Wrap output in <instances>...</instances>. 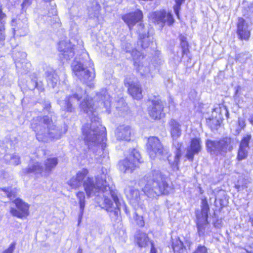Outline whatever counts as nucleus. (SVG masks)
Returning <instances> with one entry per match:
<instances>
[{
    "instance_id": "9d476101",
    "label": "nucleus",
    "mask_w": 253,
    "mask_h": 253,
    "mask_svg": "<svg viewBox=\"0 0 253 253\" xmlns=\"http://www.w3.org/2000/svg\"><path fill=\"white\" fill-rule=\"evenodd\" d=\"M152 22L160 25L162 28L166 22L169 25H171L174 22V19L170 13H167L165 10L157 11L152 13L150 16Z\"/></svg>"
},
{
    "instance_id": "c03bdc74",
    "label": "nucleus",
    "mask_w": 253,
    "mask_h": 253,
    "mask_svg": "<svg viewBox=\"0 0 253 253\" xmlns=\"http://www.w3.org/2000/svg\"><path fill=\"white\" fill-rule=\"evenodd\" d=\"M15 247V244L12 243L10 244L9 248L5 250L2 253H12Z\"/></svg>"
},
{
    "instance_id": "a878e982",
    "label": "nucleus",
    "mask_w": 253,
    "mask_h": 253,
    "mask_svg": "<svg viewBox=\"0 0 253 253\" xmlns=\"http://www.w3.org/2000/svg\"><path fill=\"white\" fill-rule=\"evenodd\" d=\"M58 163L57 158L53 157L47 159L44 161L43 166L44 172L47 173H50L51 171L55 169Z\"/></svg>"
},
{
    "instance_id": "7c9ffc66",
    "label": "nucleus",
    "mask_w": 253,
    "mask_h": 253,
    "mask_svg": "<svg viewBox=\"0 0 253 253\" xmlns=\"http://www.w3.org/2000/svg\"><path fill=\"white\" fill-rule=\"evenodd\" d=\"M27 56V54L25 52L18 51L14 50L13 51V57L15 60L16 65L17 67L18 63H24L25 62V59Z\"/></svg>"
},
{
    "instance_id": "a18cd8bd",
    "label": "nucleus",
    "mask_w": 253,
    "mask_h": 253,
    "mask_svg": "<svg viewBox=\"0 0 253 253\" xmlns=\"http://www.w3.org/2000/svg\"><path fill=\"white\" fill-rule=\"evenodd\" d=\"M238 124L241 128H243L245 126V121L244 118H239L238 119Z\"/></svg>"
},
{
    "instance_id": "c756f323",
    "label": "nucleus",
    "mask_w": 253,
    "mask_h": 253,
    "mask_svg": "<svg viewBox=\"0 0 253 253\" xmlns=\"http://www.w3.org/2000/svg\"><path fill=\"white\" fill-rule=\"evenodd\" d=\"M197 228L200 236H204L211 232L209 222H198Z\"/></svg>"
},
{
    "instance_id": "79ce46f5",
    "label": "nucleus",
    "mask_w": 253,
    "mask_h": 253,
    "mask_svg": "<svg viewBox=\"0 0 253 253\" xmlns=\"http://www.w3.org/2000/svg\"><path fill=\"white\" fill-rule=\"evenodd\" d=\"M180 45L182 48L183 54H186L188 50V42L186 41H183L181 42Z\"/></svg>"
},
{
    "instance_id": "49530a36",
    "label": "nucleus",
    "mask_w": 253,
    "mask_h": 253,
    "mask_svg": "<svg viewBox=\"0 0 253 253\" xmlns=\"http://www.w3.org/2000/svg\"><path fill=\"white\" fill-rule=\"evenodd\" d=\"M238 253H251L248 252L247 250L245 249H239L238 250Z\"/></svg>"
},
{
    "instance_id": "2f4dec72",
    "label": "nucleus",
    "mask_w": 253,
    "mask_h": 253,
    "mask_svg": "<svg viewBox=\"0 0 253 253\" xmlns=\"http://www.w3.org/2000/svg\"><path fill=\"white\" fill-rule=\"evenodd\" d=\"M126 196L131 200L137 202L139 199V192L138 190L129 187L128 189L126 190Z\"/></svg>"
},
{
    "instance_id": "58836bf2",
    "label": "nucleus",
    "mask_w": 253,
    "mask_h": 253,
    "mask_svg": "<svg viewBox=\"0 0 253 253\" xmlns=\"http://www.w3.org/2000/svg\"><path fill=\"white\" fill-rule=\"evenodd\" d=\"M185 0H174L175 4L173 6V9L175 14L178 17L179 12L181 8V5L184 2Z\"/></svg>"
},
{
    "instance_id": "0eeeda50",
    "label": "nucleus",
    "mask_w": 253,
    "mask_h": 253,
    "mask_svg": "<svg viewBox=\"0 0 253 253\" xmlns=\"http://www.w3.org/2000/svg\"><path fill=\"white\" fill-rule=\"evenodd\" d=\"M86 92L80 87L77 88L76 92L66 97L64 100H58V103L62 111L67 112H73L75 110V104L79 100L84 97Z\"/></svg>"
},
{
    "instance_id": "c9c22d12",
    "label": "nucleus",
    "mask_w": 253,
    "mask_h": 253,
    "mask_svg": "<svg viewBox=\"0 0 253 253\" xmlns=\"http://www.w3.org/2000/svg\"><path fill=\"white\" fill-rule=\"evenodd\" d=\"M0 190L3 191L5 195L10 200H12L16 197V192L15 190H11L9 188H2Z\"/></svg>"
},
{
    "instance_id": "37998d69",
    "label": "nucleus",
    "mask_w": 253,
    "mask_h": 253,
    "mask_svg": "<svg viewBox=\"0 0 253 253\" xmlns=\"http://www.w3.org/2000/svg\"><path fill=\"white\" fill-rule=\"evenodd\" d=\"M32 0H24L21 6L23 10H25L32 3Z\"/></svg>"
},
{
    "instance_id": "a19ab883",
    "label": "nucleus",
    "mask_w": 253,
    "mask_h": 253,
    "mask_svg": "<svg viewBox=\"0 0 253 253\" xmlns=\"http://www.w3.org/2000/svg\"><path fill=\"white\" fill-rule=\"evenodd\" d=\"M193 253H208L207 249L204 246H199Z\"/></svg>"
},
{
    "instance_id": "5fc2aeb1",
    "label": "nucleus",
    "mask_w": 253,
    "mask_h": 253,
    "mask_svg": "<svg viewBox=\"0 0 253 253\" xmlns=\"http://www.w3.org/2000/svg\"><path fill=\"white\" fill-rule=\"evenodd\" d=\"M44 1H50L51 0H44Z\"/></svg>"
},
{
    "instance_id": "e433bc0d",
    "label": "nucleus",
    "mask_w": 253,
    "mask_h": 253,
    "mask_svg": "<svg viewBox=\"0 0 253 253\" xmlns=\"http://www.w3.org/2000/svg\"><path fill=\"white\" fill-rule=\"evenodd\" d=\"M76 196L79 200L80 210L83 211L84 208L85 195L83 192H79L77 193Z\"/></svg>"
},
{
    "instance_id": "de8ad7c7",
    "label": "nucleus",
    "mask_w": 253,
    "mask_h": 253,
    "mask_svg": "<svg viewBox=\"0 0 253 253\" xmlns=\"http://www.w3.org/2000/svg\"><path fill=\"white\" fill-rule=\"evenodd\" d=\"M50 107H51L50 104L48 103H45V104L44 105V109L47 110V111H49V110Z\"/></svg>"
},
{
    "instance_id": "ea45409f",
    "label": "nucleus",
    "mask_w": 253,
    "mask_h": 253,
    "mask_svg": "<svg viewBox=\"0 0 253 253\" xmlns=\"http://www.w3.org/2000/svg\"><path fill=\"white\" fill-rule=\"evenodd\" d=\"M5 28L3 22L0 21V42L5 39Z\"/></svg>"
},
{
    "instance_id": "ddd939ff",
    "label": "nucleus",
    "mask_w": 253,
    "mask_h": 253,
    "mask_svg": "<svg viewBox=\"0 0 253 253\" xmlns=\"http://www.w3.org/2000/svg\"><path fill=\"white\" fill-rule=\"evenodd\" d=\"M74 45L69 41H63L59 43L58 50L62 60H68L74 56Z\"/></svg>"
},
{
    "instance_id": "6ab92c4d",
    "label": "nucleus",
    "mask_w": 253,
    "mask_h": 253,
    "mask_svg": "<svg viewBox=\"0 0 253 253\" xmlns=\"http://www.w3.org/2000/svg\"><path fill=\"white\" fill-rule=\"evenodd\" d=\"M201 149V141L199 139L194 138L191 141L190 147L187 149L186 156L190 161H193L194 156L197 154Z\"/></svg>"
},
{
    "instance_id": "20e7f679",
    "label": "nucleus",
    "mask_w": 253,
    "mask_h": 253,
    "mask_svg": "<svg viewBox=\"0 0 253 253\" xmlns=\"http://www.w3.org/2000/svg\"><path fill=\"white\" fill-rule=\"evenodd\" d=\"M31 128L40 141L47 142L60 138L62 134L61 128L57 126L48 116L38 117L33 120Z\"/></svg>"
},
{
    "instance_id": "6e6552de",
    "label": "nucleus",
    "mask_w": 253,
    "mask_h": 253,
    "mask_svg": "<svg viewBox=\"0 0 253 253\" xmlns=\"http://www.w3.org/2000/svg\"><path fill=\"white\" fill-rule=\"evenodd\" d=\"M141 163L139 153L135 149H133L129 156L119 162L120 169L124 172H132L138 167Z\"/></svg>"
},
{
    "instance_id": "473e14b6",
    "label": "nucleus",
    "mask_w": 253,
    "mask_h": 253,
    "mask_svg": "<svg viewBox=\"0 0 253 253\" xmlns=\"http://www.w3.org/2000/svg\"><path fill=\"white\" fill-rule=\"evenodd\" d=\"M172 248L174 253H184L185 250L183 243L179 239L173 242Z\"/></svg>"
},
{
    "instance_id": "dca6fc26",
    "label": "nucleus",
    "mask_w": 253,
    "mask_h": 253,
    "mask_svg": "<svg viewBox=\"0 0 253 253\" xmlns=\"http://www.w3.org/2000/svg\"><path fill=\"white\" fill-rule=\"evenodd\" d=\"M164 103L161 100H155L152 102L151 106L148 108L149 116L154 120L161 119L164 116L163 113Z\"/></svg>"
},
{
    "instance_id": "09e8293b",
    "label": "nucleus",
    "mask_w": 253,
    "mask_h": 253,
    "mask_svg": "<svg viewBox=\"0 0 253 253\" xmlns=\"http://www.w3.org/2000/svg\"><path fill=\"white\" fill-rule=\"evenodd\" d=\"M4 16H5L4 14H3L0 8V19H2Z\"/></svg>"
},
{
    "instance_id": "4c0bfd02",
    "label": "nucleus",
    "mask_w": 253,
    "mask_h": 253,
    "mask_svg": "<svg viewBox=\"0 0 253 253\" xmlns=\"http://www.w3.org/2000/svg\"><path fill=\"white\" fill-rule=\"evenodd\" d=\"M251 139V135H247L246 136H244L241 141L239 147L249 149V143Z\"/></svg>"
},
{
    "instance_id": "aec40b11",
    "label": "nucleus",
    "mask_w": 253,
    "mask_h": 253,
    "mask_svg": "<svg viewBox=\"0 0 253 253\" xmlns=\"http://www.w3.org/2000/svg\"><path fill=\"white\" fill-rule=\"evenodd\" d=\"M131 128L128 126L121 125L116 130V136L118 140L128 141L130 139Z\"/></svg>"
},
{
    "instance_id": "2eb2a0df",
    "label": "nucleus",
    "mask_w": 253,
    "mask_h": 253,
    "mask_svg": "<svg viewBox=\"0 0 253 253\" xmlns=\"http://www.w3.org/2000/svg\"><path fill=\"white\" fill-rule=\"evenodd\" d=\"M122 18L127 24L129 30H131L136 23L142 20L143 14L141 10L137 9L123 15Z\"/></svg>"
},
{
    "instance_id": "f8f14e48",
    "label": "nucleus",
    "mask_w": 253,
    "mask_h": 253,
    "mask_svg": "<svg viewBox=\"0 0 253 253\" xmlns=\"http://www.w3.org/2000/svg\"><path fill=\"white\" fill-rule=\"evenodd\" d=\"M13 202L15 204L17 209L11 208V214L21 219L26 217L29 214V205L20 199H16Z\"/></svg>"
},
{
    "instance_id": "f704fd0d",
    "label": "nucleus",
    "mask_w": 253,
    "mask_h": 253,
    "mask_svg": "<svg viewBox=\"0 0 253 253\" xmlns=\"http://www.w3.org/2000/svg\"><path fill=\"white\" fill-rule=\"evenodd\" d=\"M248 150L247 149L239 147L237 155V159L239 161H242L247 158L248 154Z\"/></svg>"
},
{
    "instance_id": "cd10ccee",
    "label": "nucleus",
    "mask_w": 253,
    "mask_h": 253,
    "mask_svg": "<svg viewBox=\"0 0 253 253\" xmlns=\"http://www.w3.org/2000/svg\"><path fill=\"white\" fill-rule=\"evenodd\" d=\"M209 211V207L208 203V202L206 199H202V210H201V214L202 217H200L197 213V218L199 220L203 221H207L208 220V213Z\"/></svg>"
},
{
    "instance_id": "864d4df0",
    "label": "nucleus",
    "mask_w": 253,
    "mask_h": 253,
    "mask_svg": "<svg viewBox=\"0 0 253 253\" xmlns=\"http://www.w3.org/2000/svg\"><path fill=\"white\" fill-rule=\"evenodd\" d=\"M216 223H217V224H220V222H213V225H214V226H215V227L217 226V225H216Z\"/></svg>"
},
{
    "instance_id": "b1692460",
    "label": "nucleus",
    "mask_w": 253,
    "mask_h": 253,
    "mask_svg": "<svg viewBox=\"0 0 253 253\" xmlns=\"http://www.w3.org/2000/svg\"><path fill=\"white\" fill-rule=\"evenodd\" d=\"M23 173L25 174L34 173L35 174H42L44 172L43 166L39 162H33L30 164L28 168L23 169Z\"/></svg>"
},
{
    "instance_id": "f3484780",
    "label": "nucleus",
    "mask_w": 253,
    "mask_h": 253,
    "mask_svg": "<svg viewBox=\"0 0 253 253\" xmlns=\"http://www.w3.org/2000/svg\"><path fill=\"white\" fill-rule=\"evenodd\" d=\"M237 33L240 39L247 41L251 35V30L245 20L242 18H239L237 24Z\"/></svg>"
},
{
    "instance_id": "f257e3e1",
    "label": "nucleus",
    "mask_w": 253,
    "mask_h": 253,
    "mask_svg": "<svg viewBox=\"0 0 253 253\" xmlns=\"http://www.w3.org/2000/svg\"><path fill=\"white\" fill-rule=\"evenodd\" d=\"M88 173L87 169H83L78 171L67 181V184L75 190L83 185L88 197L102 196L104 198L103 208L110 213V216H117L121 203L109 177L102 172L98 175L94 180L92 177L87 176Z\"/></svg>"
},
{
    "instance_id": "72a5a7b5",
    "label": "nucleus",
    "mask_w": 253,
    "mask_h": 253,
    "mask_svg": "<svg viewBox=\"0 0 253 253\" xmlns=\"http://www.w3.org/2000/svg\"><path fill=\"white\" fill-rule=\"evenodd\" d=\"M4 159L13 165H18L20 163V157L16 154H6Z\"/></svg>"
},
{
    "instance_id": "f03ea898",
    "label": "nucleus",
    "mask_w": 253,
    "mask_h": 253,
    "mask_svg": "<svg viewBox=\"0 0 253 253\" xmlns=\"http://www.w3.org/2000/svg\"><path fill=\"white\" fill-rule=\"evenodd\" d=\"M94 99L95 103L93 105L90 103L92 100H89L87 97L84 99L80 104L81 110L89 116L91 115V123H87L82 128L84 141L89 148L101 143H102L103 146L106 139V128L101 125L99 119L96 116V108L103 106L108 110L111 106V98L105 89H102L97 93Z\"/></svg>"
},
{
    "instance_id": "603ef678",
    "label": "nucleus",
    "mask_w": 253,
    "mask_h": 253,
    "mask_svg": "<svg viewBox=\"0 0 253 253\" xmlns=\"http://www.w3.org/2000/svg\"><path fill=\"white\" fill-rule=\"evenodd\" d=\"M183 41H186V38L184 37H182L181 38V42H182Z\"/></svg>"
},
{
    "instance_id": "bb28decb",
    "label": "nucleus",
    "mask_w": 253,
    "mask_h": 253,
    "mask_svg": "<svg viewBox=\"0 0 253 253\" xmlns=\"http://www.w3.org/2000/svg\"><path fill=\"white\" fill-rule=\"evenodd\" d=\"M135 241L139 247H145L148 242V238L145 233L138 231L135 236Z\"/></svg>"
},
{
    "instance_id": "412c9836",
    "label": "nucleus",
    "mask_w": 253,
    "mask_h": 253,
    "mask_svg": "<svg viewBox=\"0 0 253 253\" xmlns=\"http://www.w3.org/2000/svg\"><path fill=\"white\" fill-rule=\"evenodd\" d=\"M138 27V33L139 35L138 44H140L142 48H145L149 45V37L148 35V32L144 30V25L142 23H140Z\"/></svg>"
},
{
    "instance_id": "393cba45",
    "label": "nucleus",
    "mask_w": 253,
    "mask_h": 253,
    "mask_svg": "<svg viewBox=\"0 0 253 253\" xmlns=\"http://www.w3.org/2000/svg\"><path fill=\"white\" fill-rule=\"evenodd\" d=\"M45 74L48 85L54 88L59 82L58 75L52 70L46 72Z\"/></svg>"
},
{
    "instance_id": "7ed1b4c3",
    "label": "nucleus",
    "mask_w": 253,
    "mask_h": 253,
    "mask_svg": "<svg viewBox=\"0 0 253 253\" xmlns=\"http://www.w3.org/2000/svg\"><path fill=\"white\" fill-rule=\"evenodd\" d=\"M167 177L159 170H154L141 179L139 185L144 193L149 198L168 194L171 187L167 181Z\"/></svg>"
},
{
    "instance_id": "3c124183",
    "label": "nucleus",
    "mask_w": 253,
    "mask_h": 253,
    "mask_svg": "<svg viewBox=\"0 0 253 253\" xmlns=\"http://www.w3.org/2000/svg\"><path fill=\"white\" fill-rule=\"evenodd\" d=\"M135 220H139V221H143L142 217H141V216H139V217H138V218H136Z\"/></svg>"
},
{
    "instance_id": "9b49d317",
    "label": "nucleus",
    "mask_w": 253,
    "mask_h": 253,
    "mask_svg": "<svg viewBox=\"0 0 253 253\" xmlns=\"http://www.w3.org/2000/svg\"><path fill=\"white\" fill-rule=\"evenodd\" d=\"M212 118L207 120V123L211 129H217L221 123L222 118V112H224L226 115L228 114L226 108L223 105L218 106L213 110Z\"/></svg>"
},
{
    "instance_id": "5701e85b",
    "label": "nucleus",
    "mask_w": 253,
    "mask_h": 253,
    "mask_svg": "<svg viewBox=\"0 0 253 253\" xmlns=\"http://www.w3.org/2000/svg\"><path fill=\"white\" fill-rule=\"evenodd\" d=\"M170 127V132L172 140H177L181 136L182 130L181 125L176 120L171 119L169 123Z\"/></svg>"
},
{
    "instance_id": "4be33fe9",
    "label": "nucleus",
    "mask_w": 253,
    "mask_h": 253,
    "mask_svg": "<svg viewBox=\"0 0 253 253\" xmlns=\"http://www.w3.org/2000/svg\"><path fill=\"white\" fill-rule=\"evenodd\" d=\"M173 146L176 149L175 155L174 158V160H171L169 157L168 158V161L169 164L171 165L173 169H178V165L179 161V158L181 157V153L180 148L181 147V144L178 142L177 140H173Z\"/></svg>"
},
{
    "instance_id": "a211bd4d",
    "label": "nucleus",
    "mask_w": 253,
    "mask_h": 253,
    "mask_svg": "<svg viewBox=\"0 0 253 253\" xmlns=\"http://www.w3.org/2000/svg\"><path fill=\"white\" fill-rule=\"evenodd\" d=\"M125 85L128 87L129 93L136 99L142 98V89L138 82H128L127 79L125 81Z\"/></svg>"
},
{
    "instance_id": "c85d7f7f",
    "label": "nucleus",
    "mask_w": 253,
    "mask_h": 253,
    "mask_svg": "<svg viewBox=\"0 0 253 253\" xmlns=\"http://www.w3.org/2000/svg\"><path fill=\"white\" fill-rule=\"evenodd\" d=\"M14 34L19 36H24L28 33L27 25L18 20L17 26L14 28Z\"/></svg>"
},
{
    "instance_id": "8fccbe9b",
    "label": "nucleus",
    "mask_w": 253,
    "mask_h": 253,
    "mask_svg": "<svg viewBox=\"0 0 253 253\" xmlns=\"http://www.w3.org/2000/svg\"><path fill=\"white\" fill-rule=\"evenodd\" d=\"M150 253H156V249L153 247V246H152Z\"/></svg>"
},
{
    "instance_id": "1a4fd4ad",
    "label": "nucleus",
    "mask_w": 253,
    "mask_h": 253,
    "mask_svg": "<svg viewBox=\"0 0 253 253\" xmlns=\"http://www.w3.org/2000/svg\"><path fill=\"white\" fill-rule=\"evenodd\" d=\"M147 150L151 159L161 156L167 153L160 140L156 137H150L148 139Z\"/></svg>"
},
{
    "instance_id": "4468645a",
    "label": "nucleus",
    "mask_w": 253,
    "mask_h": 253,
    "mask_svg": "<svg viewBox=\"0 0 253 253\" xmlns=\"http://www.w3.org/2000/svg\"><path fill=\"white\" fill-rule=\"evenodd\" d=\"M131 56L134 60V65L137 69L138 72L142 75H145L149 72V68L147 66V63L141 62L143 59V55L137 50H133L131 52Z\"/></svg>"
},
{
    "instance_id": "39448f33",
    "label": "nucleus",
    "mask_w": 253,
    "mask_h": 253,
    "mask_svg": "<svg viewBox=\"0 0 253 253\" xmlns=\"http://www.w3.org/2000/svg\"><path fill=\"white\" fill-rule=\"evenodd\" d=\"M82 58H75L72 64V71L82 82L87 83L92 81L95 76L93 63L87 54H84Z\"/></svg>"
},
{
    "instance_id": "423d86ee",
    "label": "nucleus",
    "mask_w": 253,
    "mask_h": 253,
    "mask_svg": "<svg viewBox=\"0 0 253 253\" xmlns=\"http://www.w3.org/2000/svg\"><path fill=\"white\" fill-rule=\"evenodd\" d=\"M207 151L211 155L225 156L231 152L235 145L234 139L229 137H224L219 139H208L206 141Z\"/></svg>"
}]
</instances>
